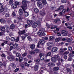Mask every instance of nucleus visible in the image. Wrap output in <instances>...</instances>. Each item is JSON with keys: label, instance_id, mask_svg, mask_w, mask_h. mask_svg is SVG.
Returning a JSON list of instances; mask_svg holds the SVG:
<instances>
[{"label": "nucleus", "instance_id": "obj_1", "mask_svg": "<svg viewBox=\"0 0 74 74\" xmlns=\"http://www.w3.org/2000/svg\"><path fill=\"white\" fill-rule=\"evenodd\" d=\"M29 3V1L25 0H23L22 4L23 6H21V8L23 10H26L27 9V3Z\"/></svg>", "mask_w": 74, "mask_h": 74}, {"label": "nucleus", "instance_id": "obj_2", "mask_svg": "<svg viewBox=\"0 0 74 74\" xmlns=\"http://www.w3.org/2000/svg\"><path fill=\"white\" fill-rule=\"evenodd\" d=\"M61 34H64L63 35V36H67L68 32L66 30H63L61 31Z\"/></svg>", "mask_w": 74, "mask_h": 74}, {"label": "nucleus", "instance_id": "obj_3", "mask_svg": "<svg viewBox=\"0 0 74 74\" xmlns=\"http://www.w3.org/2000/svg\"><path fill=\"white\" fill-rule=\"evenodd\" d=\"M7 58L8 60H10V61H12V60H14V57L13 56H7Z\"/></svg>", "mask_w": 74, "mask_h": 74}, {"label": "nucleus", "instance_id": "obj_4", "mask_svg": "<svg viewBox=\"0 0 74 74\" xmlns=\"http://www.w3.org/2000/svg\"><path fill=\"white\" fill-rule=\"evenodd\" d=\"M37 5L39 7L40 9H41L42 8V4L40 2H38L37 3Z\"/></svg>", "mask_w": 74, "mask_h": 74}, {"label": "nucleus", "instance_id": "obj_5", "mask_svg": "<svg viewBox=\"0 0 74 74\" xmlns=\"http://www.w3.org/2000/svg\"><path fill=\"white\" fill-rule=\"evenodd\" d=\"M56 59H57L58 60H62L63 61V59H61L60 57L58 55H56L54 56V57Z\"/></svg>", "mask_w": 74, "mask_h": 74}, {"label": "nucleus", "instance_id": "obj_6", "mask_svg": "<svg viewBox=\"0 0 74 74\" xmlns=\"http://www.w3.org/2000/svg\"><path fill=\"white\" fill-rule=\"evenodd\" d=\"M18 33L20 36H21V34H23L26 33L25 30H23V31H20L18 32Z\"/></svg>", "mask_w": 74, "mask_h": 74}, {"label": "nucleus", "instance_id": "obj_7", "mask_svg": "<svg viewBox=\"0 0 74 74\" xmlns=\"http://www.w3.org/2000/svg\"><path fill=\"white\" fill-rule=\"evenodd\" d=\"M58 50V48L56 47H54L52 49L51 52H56Z\"/></svg>", "mask_w": 74, "mask_h": 74}, {"label": "nucleus", "instance_id": "obj_8", "mask_svg": "<svg viewBox=\"0 0 74 74\" xmlns=\"http://www.w3.org/2000/svg\"><path fill=\"white\" fill-rule=\"evenodd\" d=\"M6 65V62H0V67H3V66H5Z\"/></svg>", "mask_w": 74, "mask_h": 74}, {"label": "nucleus", "instance_id": "obj_9", "mask_svg": "<svg viewBox=\"0 0 74 74\" xmlns=\"http://www.w3.org/2000/svg\"><path fill=\"white\" fill-rule=\"evenodd\" d=\"M39 56H40V59L41 60H43L44 59V56L43 54H40L39 55Z\"/></svg>", "mask_w": 74, "mask_h": 74}, {"label": "nucleus", "instance_id": "obj_10", "mask_svg": "<svg viewBox=\"0 0 74 74\" xmlns=\"http://www.w3.org/2000/svg\"><path fill=\"white\" fill-rule=\"evenodd\" d=\"M38 25V23H34L32 24V27L33 28H36L37 25Z\"/></svg>", "mask_w": 74, "mask_h": 74}, {"label": "nucleus", "instance_id": "obj_11", "mask_svg": "<svg viewBox=\"0 0 74 74\" xmlns=\"http://www.w3.org/2000/svg\"><path fill=\"white\" fill-rule=\"evenodd\" d=\"M27 23L29 26H32V23H33V22L31 20H28L27 21Z\"/></svg>", "mask_w": 74, "mask_h": 74}, {"label": "nucleus", "instance_id": "obj_12", "mask_svg": "<svg viewBox=\"0 0 74 74\" xmlns=\"http://www.w3.org/2000/svg\"><path fill=\"white\" fill-rule=\"evenodd\" d=\"M51 60L53 63H56V61H57L56 59L54 57L52 58Z\"/></svg>", "mask_w": 74, "mask_h": 74}, {"label": "nucleus", "instance_id": "obj_13", "mask_svg": "<svg viewBox=\"0 0 74 74\" xmlns=\"http://www.w3.org/2000/svg\"><path fill=\"white\" fill-rule=\"evenodd\" d=\"M35 45L34 44H32L30 46V48L32 50H33L35 49Z\"/></svg>", "mask_w": 74, "mask_h": 74}, {"label": "nucleus", "instance_id": "obj_14", "mask_svg": "<svg viewBox=\"0 0 74 74\" xmlns=\"http://www.w3.org/2000/svg\"><path fill=\"white\" fill-rule=\"evenodd\" d=\"M10 65L12 67L13 69H15L16 67V65L14 63H12L10 64Z\"/></svg>", "mask_w": 74, "mask_h": 74}, {"label": "nucleus", "instance_id": "obj_15", "mask_svg": "<svg viewBox=\"0 0 74 74\" xmlns=\"http://www.w3.org/2000/svg\"><path fill=\"white\" fill-rule=\"evenodd\" d=\"M0 22L1 23H3L4 24V23H5V20H4V19L3 18H1L0 19Z\"/></svg>", "mask_w": 74, "mask_h": 74}, {"label": "nucleus", "instance_id": "obj_16", "mask_svg": "<svg viewBox=\"0 0 74 74\" xmlns=\"http://www.w3.org/2000/svg\"><path fill=\"white\" fill-rule=\"evenodd\" d=\"M24 12H25V16H29V13L27 12H26L25 10H23Z\"/></svg>", "mask_w": 74, "mask_h": 74}, {"label": "nucleus", "instance_id": "obj_17", "mask_svg": "<svg viewBox=\"0 0 74 74\" xmlns=\"http://www.w3.org/2000/svg\"><path fill=\"white\" fill-rule=\"evenodd\" d=\"M48 66H55V64L52 62H51L48 64Z\"/></svg>", "mask_w": 74, "mask_h": 74}, {"label": "nucleus", "instance_id": "obj_18", "mask_svg": "<svg viewBox=\"0 0 74 74\" xmlns=\"http://www.w3.org/2000/svg\"><path fill=\"white\" fill-rule=\"evenodd\" d=\"M12 7L14 9L16 8H17V5L16 4H12Z\"/></svg>", "mask_w": 74, "mask_h": 74}, {"label": "nucleus", "instance_id": "obj_19", "mask_svg": "<svg viewBox=\"0 0 74 74\" xmlns=\"http://www.w3.org/2000/svg\"><path fill=\"white\" fill-rule=\"evenodd\" d=\"M23 18L22 16H20L18 18V22H21Z\"/></svg>", "mask_w": 74, "mask_h": 74}, {"label": "nucleus", "instance_id": "obj_20", "mask_svg": "<svg viewBox=\"0 0 74 74\" xmlns=\"http://www.w3.org/2000/svg\"><path fill=\"white\" fill-rule=\"evenodd\" d=\"M54 38H55L54 36H50L49 37L50 41H53Z\"/></svg>", "mask_w": 74, "mask_h": 74}, {"label": "nucleus", "instance_id": "obj_21", "mask_svg": "<svg viewBox=\"0 0 74 74\" xmlns=\"http://www.w3.org/2000/svg\"><path fill=\"white\" fill-rule=\"evenodd\" d=\"M38 65H35L34 67V69L35 71H37L38 70Z\"/></svg>", "mask_w": 74, "mask_h": 74}, {"label": "nucleus", "instance_id": "obj_22", "mask_svg": "<svg viewBox=\"0 0 74 74\" xmlns=\"http://www.w3.org/2000/svg\"><path fill=\"white\" fill-rule=\"evenodd\" d=\"M40 44L42 45V44H44L45 42V41L43 40H40Z\"/></svg>", "mask_w": 74, "mask_h": 74}, {"label": "nucleus", "instance_id": "obj_23", "mask_svg": "<svg viewBox=\"0 0 74 74\" xmlns=\"http://www.w3.org/2000/svg\"><path fill=\"white\" fill-rule=\"evenodd\" d=\"M18 12L19 15H22V14H23V10H19Z\"/></svg>", "mask_w": 74, "mask_h": 74}, {"label": "nucleus", "instance_id": "obj_24", "mask_svg": "<svg viewBox=\"0 0 74 74\" xmlns=\"http://www.w3.org/2000/svg\"><path fill=\"white\" fill-rule=\"evenodd\" d=\"M10 29L13 30L15 28V25L13 24H12L10 26Z\"/></svg>", "mask_w": 74, "mask_h": 74}, {"label": "nucleus", "instance_id": "obj_25", "mask_svg": "<svg viewBox=\"0 0 74 74\" xmlns=\"http://www.w3.org/2000/svg\"><path fill=\"white\" fill-rule=\"evenodd\" d=\"M58 62L57 63V64L58 65V66H60V65H61L62 64V62H63V61H62V60H58Z\"/></svg>", "mask_w": 74, "mask_h": 74}, {"label": "nucleus", "instance_id": "obj_26", "mask_svg": "<svg viewBox=\"0 0 74 74\" xmlns=\"http://www.w3.org/2000/svg\"><path fill=\"white\" fill-rule=\"evenodd\" d=\"M42 2L44 5L47 4V1L46 0H42Z\"/></svg>", "mask_w": 74, "mask_h": 74}, {"label": "nucleus", "instance_id": "obj_27", "mask_svg": "<svg viewBox=\"0 0 74 74\" xmlns=\"http://www.w3.org/2000/svg\"><path fill=\"white\" fill-rule=\"evenodd\" d=\"M59 21H60V23H61V22H62V21H60V19L59 18H57L55 20V23H57L58 22H59Z\"/></svg>", "mask_w": 74, "mask_h": 74}, {"label": "nucleus", "instance_id": "obj_28", "mask_svg": "<svg viewBox=\"0 0 74 74\" xmlns=\"http://www.w3.org/2000/svg\"><path fill=\"white\" fill-rule=\"evenodd\" d=\"M59 70V67H55L53 68V71H58Z\"/></svg>", "mask_w": 74, "mask_h": 74}, {"label": "nucleus", "instance_id": "obj_29", "mask_svg": "<svg viewBox=\"0 0 74 74\" xmlns=\"http://www.w3.org/2000/svg\"><path fill=\"white\" fill-rule=\"evenodd\" d=\"M48 44L49 47H52V46H53V44L52 42L48 43Z\"/></svg>", "mask_w": 74, "mask_h": 74}, {"label": "nucleus", "instance_id": "obj_30", "mask_svg": "<svg viewBox=\"0 0 74 74\" xmlns=\"http://www.w3.org/2000/svg\"><path fill=\"white\" fill-rule=\"evenodd\" d=\"M14 2V0H10L9 1V3L10 5H12L13 4V3Z\"/></svg>", "mask_w": 74, "mask_h": 74}, {"label": "nucleus", "instance_id": "obj_31", "mask_svg": "<svg viewBox=\"0 0 74 74\" xmlns=\"http://www.w3.org/2000/svg\"><path fill=\"white\" fill-rule=\"evenodd\" d=\"M23 60V58L22 57H20L18 58V61L20 62H22Z\"/></svg>", "mask_w": 74, "mask_h": 74}, {"label": "nucleus", "instance_id": "obj_32", "mask_svg": "<svg viewBox=\"0 0 74 74\" xmlns=\"http://www.w3.org/2000/svg\"><path fill=\"white\" fill-rule=\"evenodd\" d=\"M42 31L41 30L37 32V34H38V35H40L41 36V34H42Z\"/></svg>", "mask_w": 74, "mask_h": 74}, {"label": "nucleus", "instance_id": "obj_33", "mask_svg": "<svg viewBox=\"0 0 74 74\" xmlns=\"http://www.w3.org/2000/svg\"><path fill=\"white\" fill-rule=\"evenodd\" d=\"M50 8L51 10H53V9L55 10V9H56V7H55V6H51L50 7Z\"/></svg>", "mask_w": 74, "mask_h": 74}, {"label": "nucleus", "instance_id": "obj_34", "mask_svg": "<svg viewBox=\"0 0 74 74\" xmlns=\"http://www.w3.org/2000/svg\"><path fill=\"white\" fill-rule=\"evenodd\" d=\"M59 51L60 53H63L64 52V50L62 48H61L59 50Z\"/></svg>", "mask_w": 74, "mask_h": 74}, {"label": "nucleus", "instance_id": "obj_35", "mask_svg": "<svg viewBox=\"0 0 74 74\" xmlns=\"http://www.w3.org/2000/svg\"><path fill=\"white\" fill-rule=\"evenodd\" d=\"M34 51L36 53H38L40 52V50L37 49H36L34 50Z\"/></svg>", "mask_w": 74, "mask_h": 74}, {"label": "nucleus", "instance_id": "obj_36", "mask_svg": "<svg viewBox=\"0 0 74 74\" xmlns=\"http://www.w3.org/2000/svg\"><path fill=\"white\" fill-rule=\"evenodd\" d=\"M27 38L29 41H32V38L30 36H28L27 37Z\"/></svg>", "mask_w": 74, "mask_h": 74}, {"label": "nucleus", "instance_id": "obj_37", "mask_svg": "<svg viewBox=\"0 0 74 74\" xmlns=\"http://www.w3.org/2000/svg\"><path fill=\"white\" fill-rule=\"evenodd\" d=\"M30 54V55H33L35 53V52L33 50H32L29 52Z\"/></svg>", "mask_w": 74, "mask_h": 74}, {"label": "nucleus", "instance_id": "obj_38", "mask_svg": "<svg viewBox=\"0 0 74 74\" xmlns=\"http://www.w3.org/2000/svg\"><path fill=\"white\" fill-rule=\"evenodd\" d=\"M10 40L12 41H15V38L13 37H12L10 38Z\"/></svg>", "mask_w": 74, "mask_h": 74}, {"label": "nucleus", "instance_id": "obj_39", "mask_svg": "<svg viewBox=\"0 0 74 74\" xmlns=\"http://www.w3.org/2000/svg\"><path fill=\"white\" fill-rule=\"evenodd\" d=\"M1 31H2V32H5V27H1Z\"/></svg>", "mask_w": 74, "mask_h": 74}, {"label": "nucleus", "instance_id": "obj_40", "mask_svg": "<svg viewBox=\"0 0 74 74\" xmlns=\"http://www.w3.org/2000/svg\"><path fill=\"white\" fill-rule=\"evenodd\" d=\"M18 46V44L16 43L14 45H13V48H16V47Z\"/></svg>", "mask_w": 74, "mask_h": 74}, {"label": "nucleus", "instance_id": "obj_41", "mask_svg": "<svg viewBox=\"0 0 74 74\" xmlns=\"http://www.w3.org/2000/svg\"><path fill=\"white\" fill-rule=\"evenodd\" d=\"M26 55H27V53L26 52H25L22 55V56L23 57H25V56H26Z\"/></svg>", "mask_w": 74, "mask_h": 74}, {"label": "nucleus", "instance_id": "obj_42", "mask_svg": "<svg viewBox=\"0 0 74 74\" xmlns=\"http://www.w3.org/2000/svg\"><path fill=\"white\" fill-rule=\"evenodd\" d=\"M16 55L17 57H19V56H21V54L19 53H16Z\"/></svg>", "mask_w": 74, "mask_h": 74}, {"label": "nucleus", "instance_id": "obj_43", "mask_svg": "<svg viewBox=\"0 0 74 74\" xmlns=\"http://www.w3.org/2000/svg\"><path fill=\"white\" fill-rule=\"evenodd\" d=\"M40 14L42 16H44L45 15V13L42 11H41L40 12Z\"/></svg>", "mask_w": 74, "mask_h": 74}, {"label": "nucleus", "instance_id": "obj_44", "mask_svg": "<svg viewBox=\"0 0 74 74\" xmlns=\"http://www.w3.org/2000/svg\"><path fill=\"white\" fill-rule=\"evenodd\" d=\"M21 37L22 38V40L23 41H24L25 40V38H26V37H25V36H21Z\"/></svg>", "mask_w": 74, "mask_h": 74}, {"label": "nucleus", "instance_id": "obj_45", "mask_svg": "<svg viewBox=\"0 0 74 74\" xmlns=\"http://www.w3.org/2000/svg\"><path fill=\"white\" fill-rule=\"evenodd\" d=\"M69 57H71V58L74 57V55H73L72 53L69 54Z\"/></svg>", "mask_w": 74, "mask_h": 74}, {"label": "nucleus", "instance_id": "obj_46", "mask_svg": "<svg viewBox=\"0 0 74 74\" xmlns=\"http://www.w3.org/2000/svg\"><path fill=\"white\" fill-rule=\"evenodd\" d=\"M60 40L59 38H57L55 40L56 42H59Z\"/></svg>", "mask_w": 74, "mask_h": 74}, {"label": "nucleus", "instance_id": "obj_47", "mask_svg": "<svg viewBox=\"0 0 74 74\" xmlns=\"http://www.w3.org/2000/svg\"><path fill=\"white\" fill-rule=\"evenodd\" d=\"M47 56H51V52H49L47 54Z\"/></svg>", "mask_w": 74, "mask_h": 74}, {"label": "nucleus", "instance_id": "obj_48", "mask_svg": "<svg viewBox=\"0 0 74 74\" xmlns=\"http://www.w3.org/2000/svg\"><path fill=\"white\" fill-rule=\"evenodd\" d=\"M42 34H41V36H45V33H44V32H42Z\"/></svg>", "mask_w": 74, "mask_h": 74}, {"label": "nucleus", "instance_id": "obj_49", "mask_svg": "<svg viewBox=\"0 0 74 74\" xmlns=\"http://www.w3.org/2000/svg\"><path fill=\"white\" fill-rule=\"evenodd\" d=\"M5 15L6 17H9L10 16V14H9V13H8L5 14Z\"/></svg>", "mask_w": 74, "mask_h": 74}, {"label": "nucleus", "instance_id": "obj_50", "mask_svg": "<svg viewBox=\"0 0 74 74\" xmlns=\"http://www.w3.org/2000/svg\"><path fill=\"white\" fill-rule=\"evenodd\" d=\"M69 52L66 51L64 53L63 55H67V54H69Z\"/></svg>", "mask_w": 74, "mask_h": 74}, {"label": "nucleus", "instance_id": "obj_51", "mask_svg": "<svg viewBox=\"0 0 74 74\" xmlns=\"http://www.w3.org/2000/svg\"><path fill=\"white\" fill-rule=\"evenodd\" d=\"M68 49L69 51H71L72 50V47L70 46L68 47Z\"/></svg>", "mask_w": 74, "mask_h": 74}, {"label": "nucleus", "instance_id": "obj_52", "mask_svg": "<svg viewBox=\"0 0 74 74\" xmlns=\"http://www.w3.org/2000/svg\"><path fill=\"white\" fill-rule=\"evenodd\" d=\"M4 43L5 44H7L8 45H9V43H8V41L5 40L4 41Z\"/></svg>", "mask_w": 74, "mask_h": 74}, {"label": "nucleus", "instance_id": "obj_53", "mask_svg": "<svg viewBox=\"0 0 74 74\" xmlns=\"http://www.w3.org/2000/svg\"><path fill=\"white\" fill-rule=\"evenodd\" d=\"M19 68H16L14 70V72H17L18 71H19Z\"/></svg>", "mask_w": 74, "mask_h": 74}, {"label": "nucleus", "instance_id": "obj_54", "mask_svg": "<svg viewBox=\"0 0 74 74\" xmlns=\"http://www.w3.org/2000/svg\"><path fill=\"white\" fill-rule=\"evenodd\" d=\"M21 66L22 68L24 69V64H23L22 63H21Z\"/></svg>", "mask_w": 74, "mask_h": 74}, {"label": "nucleus", "instance_id": "obj_55", "mask_svg": "<svg viewBox=\"0 0 74 74\" xmlns=\"http://www.w3.org/2000/svg\"><path fill=\"white\" fill-rule=\"evenodd\" d=\"M67 42H70V41H71V39L70 38H67Z\"/></svg>", "mask_w": 74, "mask_h": 74}, {"label": "nucleus", "instance_id": "obj_56", "mask_svg": "<svg viewBox=\"0 0 74 74\" xmlns=\"http://www.w3.org/2000/svg\"><path fill=\"white\" fill-rule=\"evenodd\" d=\"M61 1L64 3H66L67 2V0H61Z\"/></svg>", "mask_w": 74, "mask_h": 74}, {"label": "nucleus", "instance_id": "obj_57", "mask_svg": "<svg viewBox=\"0 0 74 74\" xmlns=\"http://www.w3.org/2000/svg\"><path fill=\"white\" fill-rule=\"evenodd\" d=\"M19 37L18 36V37H17V38L16 39V42H18V41H19Z\"/></svg>", "mask_w": 74, "mask_h": 74}, {"label": "nucleus", "instance_id": "obj_58", "mask_svg": "<svg viewBox=\"0 0 74 74\" xmlns=\"http://www.w3.org/2000/svg\"><path fill=\"white\" fill-rule=\"evenodd\" d=\"M64 8V7L63 6H60L59 8V10H63Z\"/></svg>", "mask_w": 74, "mask_h": 74}, {"label": "nucleus", "instance_id": "obj_59", "mask_svg": "<svg viewBox=\"0 0 74 74\" xmlns=\"http://www.w3.org/2000/svg\"><path fill=\"white\" fill-rule=\"evenodd\" d=\"M64 58L66 60L67 59V56L64 55Z\"/></svg>", "mask_w": 74, "mask_h": 74}, {"label": "nucleus", "instance_id": "obj_60", "mask_svg": "<svg viewBox=\"0 0 74 74\" xmlns=\"http://www.w3.org/2000/svg\"><path fill=\"white\" fill-rule=\"evenodd\" d=\"M10 39V37H9V36H8L6 37V40H9Z\"/></svg>", "mask_w": 74, "mask_h": 74}, {"label": "nucleus", "instance_id": "obj_61", "mask_svg": "<svg viewBox=\"0 0 74 74\" xmlns=\"http://www.w3.org/2000/svg\"><path fill=\"white\" fill-rule=\"evenodd\" d=\"M12 15H13V16L14 17V16H15L16 15V14H15V12H13V13H12Z\"/></svg>", "mask_w": 74, "mask_h": 74}, {"label": "nucleus", "instance_id": "obj_62", "mask_svg": "<svg viewBox=\"0 0 74 74\" xmlns=\"http://www.w3.org/2000/svg\"><path fill=\"white\" fill-rule=\"evenodd\" d=\"M16 5H19V2L16 1L15 2Z\"/></svg>", "mask_w": 74, "mask_h": 74}, {"label": "nucleus", "instance_id": "obj_63", "mask_svg": "<svg viewBox=\"0 0 74 74\" xmlns=\"http://www.w3.org/2000/svg\"><path fill=\"white\" fill-rule=\"evenodd\" d=\"M25 65L26 66H27L28 67H29V66L30 64H28L27 63H25Z\"/></svg>", "mask_w": 74, "mask_h": 74}, {"label": "nucleus", "instance_id": "obj_64", "mask_svg": "<svg viewBox=\"0 0 74 74\" xmlns=\"http://www.w3.org/2000/svg\"><path fill=\"white\" fill-rule=\"evenodd\" d=\"M40 59H37L36 61V62H40Z\"/></svg>", "mask_w": 74, "mask_h": 74}]
</instances>
